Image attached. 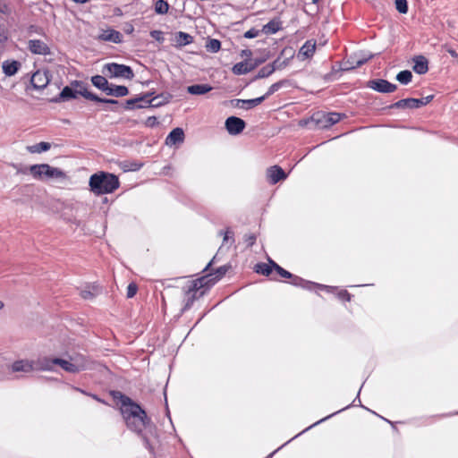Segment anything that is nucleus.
<instances>
[{"label": "nucleus", "instance_id": "obj_1", "mask_svg": "<svg viewBox=\"0 0 458 458\" xmlns=\"http://www.w3.org/2000/svg\"><path fill=\"white\" fill-rule=\"evenodd\" d=\"M114 396L120 399L121 412L127 427L135 432H141L148 423L147 414L140 406L131 401L120 392L114 393Z\"/></svg>", "mask_w": 458, "mask_h": 458}, {"label": "nucleus", "instance_id": "obj_29", "mask_svg": "<svg viewBox=\"0 0 458 458\" xmlns=\"http://www.w3.org/2000/svg\"><path fill=\"white\" fill-rule=\"evenodd\" d=\"M91 82L92 84L101 89L102 91L106 92L107 89V87L109 85L106 78L102 75H95L91 77Z\"/></svg>", "mask_w": 458, "mask_h": 458}, {"label": "nucleus", "instance_id": "obj_9", "mask_svg": "<svg viewBox=\"0 0 458 458\" xmlns=\"http://www.w3.org/2000/svg\"><path fill=\"white\" fill-rule=\"evenodd\" d=\"M368 87L380 93H392L397 89L395 84L384 79H375L368 81Z\"/></svg>", "mask_w": 458, "mask_h": 458}, {"label": "nucleus", "instance_id": "obj_2", "mask_svg": "<svg viewBox=\"0 0 458 458\" xmlns=\"http://www.w3.org/2000/svg\"><path fill=\"white\" fill-rule=\"evenodd\" d=\"M79 96L84 97L86 99L96 101L98 103H101L106 105L105 110H110L109 106H113V105H118L119 101L114 99H104L98 98L97 95L91 93L88 90L87 86L84 82L74 81L71 83V86L64 87L62 91L59 93L58 97H56L54 101H68L71 99L78 98Z\"/></svg>", "mask_w": 458, "mask_h": 458}, {"label": "nucleus", "instance_id": "obj_31", "mask_svg": "<svg viewBox=\"0 0 458 458\" xmlns=\"http://www.w3.org/2000/svg\"><path fill=\"white\" fill-rule=\"evenodd\" d=\"M55 365L60 366L64 370L69 373H76L75 366L72 365L71 359L64 360L60 358H55Z\"/></svg>", "mask_w": 458, "mask_h": 458}, {"label": "nucleus", "instance_id": "obj_30", "mask_svg": "<svg viewBox=\"0 0 458 458\" xmlns=\"http://www.w3.org/2000/svg\"><path fill=\"white\" fill-rule=\"evenodd\" d=\"M51 148V144L48 142L41 141L39 143L28 146L27 150L30 153H42L49 150Z\"/></svg>", "mask_w": 458, "mask_h": 458}, {"label": "nucleus", "instance_id": "obj_5", "mask_svg": "<svg viewBox=\"0 0 458 458\" xmlns=\"http://www.w3.org/2000/svg\"><path fill=\"white\" fill-rule=\"evenodd\" d=\"M29 173L36 180L66 179V174L63 170L53 167L48 164L32 165L29 167Z\"/></svg>", "mask_w": 458, "mask_h": 458}, {"label": "nucleus", "instance_id": "obj_17", "mask_svg": "<svg viewBox=\"0 0 458 458\" xmlns=\"http://www.w3.org/2000/svg\"><path fill=\"white\" fill-rule=\"evenodd\" d=\"M267 177L271 184H276L281 180H284L287 175L278 165H273L267 170Z\"/></svg>", "mask_w": 458, "mask_h": 458}, {"label": "nucleus", "instance_id": "obj_33", "mask_svg": "<svg viewBox=\"0 0 458 458\" xmlns=\"http://www.w3.org/2000/svg\"><path fill=\"white\" fill-rule=\"evenodd\" d=\"M411 79L412 74L409 70L402 71L396 75V80L403 85H407L408 83H410L411 81Z\"/></svg>", "mask_w": 458, "mask_h": 458}, {"label": "nucleus", "instance_id": "obj_35", "mask_svg": "<svg viewBox=\"0 0 458 458\" xmlns=\"http://www.w3.org/2000/svg\"><path fill=\"white\" fill-rule=\"evenodd\" d=\"M275 72V67L273 64H267L263 66L258 72V78H266L271 75Z\"/></svg>", "mask_w": 458, "mask_h": 458}, {"label": "nucleus", "instance_id": "obj_14", "mask_svg": "<svg viewBox=\"0 0 458 458\" xmlns=\"http://www.w3.org/2000/svg\"><path fill=\"white\" fill-rule=\"evenodd\" d=\"M10 369L12 372L30 373L35 371V363L33 360H19L12 363Z\"/></svg>", "mask_w": 458, "mask_h": 458}, {"label": "nucleus", "instance_id": "obj_57", "mask_svg": "<svg viewBox=\"0 0 458 458\" xmlns=\"http://www.w3.org/2000/svg\"><path fill=\"white\" fill-rule=\"evenodd\" d=\"M319 1H320V0H312V3L317 4V3H318Z\"/></svg>", "mask_w": 458, "mask_h": 458}, {"label": "nucleus", "instance_id": "obj_6", "mask_svg": "<svg viewBox=\"0 0 458 458\" xmlns=\"http://www.w3.org/2000/svg\"><path fill=\"white\" fill-rule=\"evenodd\" d=\"M340 116H309L298 122L299 126L308 129H325L339 122Z\"/></svg>", "mask_w": 458, "mask_h": 458}, {"label": "nucleus", "instance_id": "obj_41", "mask_svg": "<svg viewBox=\"0 0 458 458\" xmlns=\"http://www.w3.org/2000/svg\"><path fill=\"white\" fill-rule=\"evenodd\" d=\"M283 83H284V81H278V82L272 84L269 87L267 92L263 97H265V98H266L268 96L274 94L276 91H277L282 87Z\"/></svg>", "mask_w": 458, "mask_h": 458}, {"label": "nucleus", "instance_id": "obj_19", "mask_svg": "<svg viewBox=\"0 0 458 458\" xmlns=\"http://www.w3.org/2000/svg\"><path fill=\"white\" fill-rule=\"evenodd\" d=\"M256 66L257 64H251L248 61H242L235 64L233 66L232 71L236 75H242L251 72L252 70L255 69Z\"/></svg>", "mask_w": 458, "mask_h": 458}, {"label": "nucleus", "instance_id": "obj_47", "mask_svg": "<svg viewBox=\"0 0 458 458\" xmlns=\"http://www.w3.org/2000/svg\"><path fill=\"white\" fill-rule=\"evenodd\" d=\"M157 123V116H148L145 122V124L148 127H154Z\"/></svg>", "mask_w": 458, "mask_h": 458}, {"label": "nucleus", "instance_id": "obj_51", "mask_svg": "<svg viewBox=\"0 0 458 458\" xmlns=\"http://www.w3.org/2000/svg\"><path fill=\"white\" fill-rule=\"evenodd\" d=\"M209 276H212V275H208V276H206L201 277V278L199 280V284H200V286H202V285H203V283H202V282H204V284H207V283H208V282H210V281H209L210 279H208Z\"/></svg>", "mask_w": 458, "mask_h": 458}, {"label": "nucleus", "instance_id": "obj_48", "mask_svg": "<svg viewBox=\"0 0 458 458\" xmlns=\"http://www.w3.org/2000/svg\"><path fill=\"white\" fill-rule=\"evenodd\" d=\"M256 236L254 234L245 235V242L248 246H252L255 243Z\"/></svg>", "mask_w": 458, "mask_h": 458}, {"label": "nucleus", "instance_id": "obj_54", "mask_svg": "<svg viewBox=\"0 0 458 458\" xmlns=\"http://www.w3.org/2000/svg\"><path fill=\"white\" fill-rule=\"evenodd\" d=\"M326 114L334 115V114H341L340 113H336V112H329V113H327Z\"/></svg>", "mask_w": 458, "mask_h": 458}, {"label": "nucleus", "instance_id": "obj_16", "mask_svg": "<svg viewBox=\"0 0 458 458\" xmlns=\"http://www.w3.org/2000/svg\"><path fill=\"white\" fill-rule=\"evenodd\" d=\"M35 363V371H54L55 366V358L39 357L33 360Z\"/></svg>", "mask_w": 458, "mask_h": 458}, {"label": "nucleus", "instance_id": "obj_34", "mask_svg": "<svg viewBox=\"0 0 458 458\" xmlns=\"http://www.w3.org/2000/svg\"><path fill=\"white\" fill-rule=\"evenodd\" d=\"M169 10V4L165 0H157L155 3V12L158 14H165Z\"/></svg>", "mask_w": 458, "mask_h": 458}, {"label": "nucleus", "instance_id": "obj_42", "mask_svg": "<svg viewBox=\"0 0 458 458\" xmlns=\"http://www.w3.org/2000/svg\"><path fill=\"white\" fill-rule=\"evenodd\" d=\"M226 271H227V269L225 267H220L216 271V276L210 278L209 281H213V284H215L217 280H219L226 273Z\"/></svg>", "mask_w": 458, "mask_h": 458}, {"label": "nucleus", "instance_id": "obj_40", "mask_svg": "<svg viewBox=\"0 0 458 458\" xmlns=\"http://www.w3.org/2000/svg\"><path fill=\"white\" fill-rule=\"evenodd\" d=\"M12 13L10 4L6 0H0V13L9 15Z\"/></svg>", "mask_w": 458, "mask_h": 458}, {"label": "nucleus", "instance_id": "obj_11", "mask_svg": "<svg viewBox=\"0 0 458 458\" xmlns=\"http://www.w3.org/2000/svg\"><path fill=\"white\" fill-rule=\"evenodd\" d=\"M225 126L229 134L237 135L245 128V122L238 116H228Z\"/></svg>", "mask_w": 458, "mask_h": 458}, {"label": "nucleus", "instance_id": "obj_50", "mask_svg": "<svg viewBox=\"0 0 458 458\" xmlns=\"http://www.w3.org/2000/svg\"><path fill=\"white\" fill-rule=\"evenodd\" d=\"M339 297L343 300H346V301H350V294L347 291H342L340 293H339Z\"/></svg>", "mask_w": 458, "mask_h": 458}, {"label": "nucleus", "instance_id": "obj_27", "mask_svg": "<svg viewBox=\"0 0 458 458\" xmlns=\"http://www.w3.org/2000/svg\"><path fill=\"white\" fill-rule=\"evenodd\" d=\"M316 50V42L313 40H307L300 49V55L305 58L311 57Z\"/></svg>", "mask_w": 458, "mask_h": 458}, {"label": "nucleus", "instance_id": "obj_7", "mask_svg": "<svg viewBox=\"0 0 458 458\" xmlns=\"http://www.w3.org/2000/svg\"><path fill=\"white\" fill-rule=\"evenodd\" d=\"M103 73L109 78L131 80L134 77V72L130 66L116 63L106 64L103 68Z\"/></svg>", "mask_w": 458, "mask_h": 458}, {"label": "nucleus", "instance_id": "obj_37", "mask_svg": "<svg viewBox=\"0 0 458 458\" xmlns=\"http://www.w3.org/2000/svg\"><path fill=\"white\" fill-rule=\"evenodd\" d=\"M208 50L216 53L221 48V42L218 39L212 38L207 44Z\"/></svg>", "mask_w": 458, "mask_h": 458}, {"label": "nucleus", "instance_id": "obj_28", "mask_svg": "<svg viewBox=\"0 0 458 458\" xmlns=\"http://www.w3.org/2000/svg\"><path fill=\"white\" fill-rule=\"evenodd\" d=\"M175 42L179 47H184L193 42V37L186 32L179 31L175 34Z\"/></svg>", "mask_w": 458, "mask_h": 458}, {"label": "nucleus", "instance_id": "obj_58", "mask_svg": "<svg viewBox=\"0 0 458 458\" xmlns=\"http://www.w3.org/2000/svg\"><path fill=\"white\" fill-rule=\"evenodd\" d=\"M197 287H198V284H197V283H195V284H194V288H197Z\"/></svg>", "mask_w": 458, "mask_h": 458}, {"label": "nucleus", "instance_id": "obj_24", "mask_svg": "<svg viewBox=\"0 0 458 458\" xmlns=\"http://www.w3.org/2000/svg\"><path fill=\"white\" fill-rule=\"evenodd\" d=\"M211 89L212 87L208 84H194L187 88V92L191 95H204Z\"/></svg>", "mask_w": 458, "mask_h": 458}, {"label": "nucleus", "instance_id": "obj_43", "mask_svg": "<svg viewBox=\"0 0 458 458\" xmlns=\"http://www.w3.org/2000/svg\"><path fill=\"white\" fill-rule=\"evenodd\" d=\"M150 36L152 38L158 42H163L165 40L163 32L161 30H151Z\"/></svg>", "mask_w": 458, "mask_h": 458}, {"label": "nucleus", "instance_id": "obj_49", "mask_svg": "<svg viewBox=\"0 0 458 458\" xmlns=\"http://www.w3.org/2000/svg\"><path fill=\"white\" fill-rule=\"evenodd\" d=\"M13 166L16 169L17 174H27L29 172V167L28 168L27 167L23 168V167H20V166H18L16 165H13Z\"/></svg>", "mask_w": 458, "mask_h": 458}, {"label": "nucleus", "instance_id": "obj_13", "mask_svg": "<svg viewBox=\"0 0 458 458\" xmlns=\"http://www.w3.org/2000/svg\"><path fill=\"white\" fill-rule=\"evenodd\" d=\"M30 82L35 89H44L49 83L48 72L41 70L35 72L31 76Z\"/></svg>", "mask_w": 458, "mask_h": 458}, {"label": "nucleus", "instance_id": "obj_44", "mask_svg": "<svg viewBox=\"0 0 458 458\" xmlns=\"http://www.w3.org/2000/svg\"><path fill=\"white\" fill-rule=\"evenodd\" d=\"M138 291V287L135 284L131 283L127 287V297L132 298Z\"/></svg>", "mask_w": 458, "mask_h": 458}, {"label": "nucleus", "instance_id": "obj_8", "mask_svg": "<svg viewBox=\"0 0 458 458\" xmlns=\"http://www.w3.org/2000/svg\"><path fill=\"white\" fill-rule=\"evenodd\" d=\"M433 98V95H429L421 98H404L392 104L389 107L412 110L426 106Z\"/></svg>", "mask_w": 458, "mask_h": 458}, {"label": "nucleus", "instance_id": "obj_23", "mask_svg": "<svg viewBox=\"0 0 458 458\" xmlns=\"http://www.w3.org/2000/svg\"><path fill=\"white\" fill-rule=\"evenodd\" d=\"M70 359L72 361V365L75 366L76 368V373L89 368V361L83 355L76 354L71 356Z\"/></svg>", "mask_w": 458, "mask_h": 458}, {"label": "nucleus", "instance_id": "obj_22", "mask_svg": "<svg viewBox=\"0 0 458 458\" xmlns=\"http://www.w3.org/2000/svg\"><path fill=\"white\" fill-rule=\"evenodd\" d=\"M21 65L19 61L6 60L3 63L2 69L6 76H13L18 72Z\"/></svg>", "mask_w": 458, "mask_h": 458}, {"label": "nucleus", "instance_id": "obj_18", "mask_svg": "<svg viewBox=\"0 0 458 458\" xmlns=\"http://www.w3.org/2000/svg\"><path fill=\"white\" fill-rule=\"evenodd\" d=\"M413 71L418 74H425L428 71V59L423 55H418L413 58Z\"/></svg>", "mask_w": 458, "mask_h": 458}, {"label": "nucleus", "instance_id": "obj_21", "mask_svg": "<svg viewBox=\"0 0 458 458\" xmlns=\"http://www.w3.org/2000/svg\"><path fill=\"white\" fill-rule=\"evenodd\" d=\"M105 93L108 96L120 98V97L127 96L129 94V89L125 86L114 85V84L109 83L107 89Z\"/></svg>", "mask_w": 458, "mask_h": 458}, {"label": "nucleus", "instance_id": "obj_52", "mask_svg": "<svg viewBox=\"0 0 458 458\" xmlns=\"http://www.w3.org/2000/svg\"><path fill=\"white\" fill-rule=\"evenodd\" d=\"M447 52L452 57L458 58V53L454 49L449 48Z\"/></svg>", "mask_w": 458, "mask_h": 458}, {"label": "nucleus", "instance_id": "obj_46", "mask_svg": "<svg viewBox=\"0 0 458 458\" xmlns=\"http://www.w3.org/2000/svg\"><path fill=\"white\" fill-rule=\"evenodd\" d=\"M220 234L224 235V239H223V243L225 244V242H227L229 240H231V244L233 242V233L230 231V230H226L225 233L223 232H220Z\"/></svg>", "mask_w": 458, "mask_h": 458}, {"label": "nucleus", "instance_id": "obj_20", "mask_svg": "<svg viewBox=\"0 0 458 458\" xmlns=\"http://www.w3.org/2000/svg\"><path fill=\"white\" fill-rule=\"evenodd\" d=\"M184 140V133L182 129L175 128L166 137L165 144L167 146H173L177 143H182Z\"/></svg>", "mask_w": 458, "mask_h": 458}, {"label": "nucleus", "instance_id": "obj_55", "mask_svg": "<svg viewBox=\"0 0 458 458\" xmlns=\"http://www.w3.org/2000/svg\"><path fill=\"white\" fill-rule=\"evenodd\" d=\"M4 307V303L0 300V310Z\"/></svg>", "mask_w": 458, "mask_h": 458}, {"label": "nucleus", "instance_id": "obj_10", "mask_svg": "<svg viewBox=\"0 0 458 458\" xmlns=\"http://www.w3.org/2000/svg\"><path fill=\"white\" fill-rule=\"evenodd\" d=\"M28 50L33 55H51L50 47L41 39H30L27 42Z\"/></svg>", "mask_w": 458, "mask_h": 458}, {"label": "nucleus", "instance_id": "obj_32", "mask_svg": "<svg viewBox=\"0 0 458 458\" xmlns=\"http://www.w3.org/2000/svg\"><path fill=\"white\" fill-rule=\"evenodd\" d=\"M273 269L274 267L269 261L268 263H259L255 266V271L263 276H270Z\"/></svg>", "mask_w": 458, "mask_h": 458}, {"label": "nucleus", "instance_id": "obj_36", "mask_svg": "<svg viewBox=\"0 0 458 458\" xmlns=\"http://www.w3.org/2000/svg\"><path fill=\"white\" fill-rule=\"evenodd\" d=\"M93 290H97V287L87 286L85 289L81 291L80 294L84 300H91L96 295V293H94Z\"/></svg>", "mask_w": 458, "mask_h": 458}, {"label": "nucleus", "instance_id": "obj_26", "mask_svg": "<svg viewBox=\"0 0 458 458\" xmlns=\"http://www.w3.org/2000/svg\"><path fill=\"white\" fill-rule=\"evenodd\" d=\"M282 29V22L278 19L271 20L262 28L265 34H275Z\"/></svg>", "mask_w": 458, "mask_h": 458}, {"label": "nucleus", "instance_id": "obj_38", "mask_svg": "<svg viewBox=\"0 0 458 458\" xmlns=\"http://www.w3.org/2000/svg\"><path fill=\"white\" fill-rule=\"evenodd\" d=\"M395 8L400 13H407L408 2L407 0H395Z\"/></svg>", "mask_w": 458, "mask_h": 458}, {"label": "nucleus", "instance_id": "obj_12", "mask_svg": "<svg viewBox=\"0 0 458 458\" xmlns=\"http://www.w3.org/2000/svg\"><path fill=\"white\" fill-rule=\"evenodd\" d=\"M264 99L265 97H259L252 99H233L230 101V104L235 108L250 110L259 105Z\"/></svg>", "mask_w": 458, "mask_h": 458}, {"label": "nucleus", "instance_id": "obj_45", "mask_svg": "<svg viewBox=\"0 0 458 458\" xmlns=\"http://www.w3.org/2000/svg\"><path fill=\"white\" fill-rule=\"evenodd\" d=\"M259 35V30L252 28L244 33V38H254L258 37Z\"/></svg>", "mask_w": 458, "mask_h": 458}, {"label": "nucleus", "instance_id": "obj_39", "mask_svg": "<svg viewBox=\"0 0 458 458\" xmlns=\"http://www.w3.org/2000/svg\"><path fill=\"white\" fill-rule=\"evenodd\" d=\"M8 39V30L3 20L0 18V43H4Z\"/></svg>", "mask_w": 458, "mask_h": 458}, {"label": "nucleus", "instance_id": "obj_4", "mask_svg": "<svg viewBox=\"0 0 458 458\" xmlns=\"http://www.w3.org/2000/svg\"><path fill=\"white\" fill-rule=\"evenodd\" d=\"M165 102V98L163 96L151 97L149 94H144L136 98L126 100L125 102H119L118 105H113L110 111L118 112L119 108L125 110H134L136 108L157 107Z\"/></svg>", "mask_w": 458, "mask_h": 458}, {"label": "nucleus", "instance_id": "obj_25", "mask_svg": "<svg viewBox=\"0 0 458 458\" xmlns=\"http://www.w3.org/2000/svg\"><path fill=\"white\" fill-rule=\"evenodd\" d=\"M269 262L270 264L273 266L274 269L276 270V272L281 276V277H284V278H293V284H298V281H300L301 279L297 276H294L293 274H291L290 272H288L287 270L284 269L283 267H281L278 264H276L275 261H273L272 259H269Z\"/></svg>", "mask_w": 458, "mask_h": 458}, {"label": "nucleus", "instance_id": "obj_3", "mask_svg": "<svg viewBox=\"0 0 458 458\" xmlns=\"http://www.w3.org/2000/svg\"><path fill=\"white\" fill-rule=\"evenodd\" d=\"M90 191L96 195L114 192L118 189L120 182L116 175L106 172L92 174L89 182Z\"/></svg>", "mask_w": 458, "mask_h": 458}, {"label": "nucleus", "instance_id": "obj_53", "mask_svg": "<svg viewBox=\"0 0 458 458\" xmlns=\"http://www.w3.org/2000/svg\"><path fill=\"white\" fill-rule=\"evenodd\" d=\"M366 59H360V60H358L357 63H356V66L357 67H360L361 66L362 64H364L366 63Z\"/></svg>", "mask_w": 458, "mask_h": 458}, {"label": "nucleus", "instance_id": "obj_56", "mask_svg": "<svg viewBox=\"0 0 458 458\" xmlns=\"http://www.w3.org/2000/svg\"><path fill=\"white\" fill-rule=\"evenodd\" d=\"M211 266V262L208 264V266L205 267V270H208V268Z\"/></svg>", "mask_w": 458, "mask_h": 458}, {"label": "nucleus", "instance_id": "obj_15", "mask_svg": "<svg viewBox=\"0 0 458 458\" xmlns=\"http://www.w3.org/2000/svg\"><path fill=\"white\" fill-rule=\"evenodd\" d=\"M122 34L114 29L102 30L98 35L97 39L99 41L120 43L122 42Z\"/></svg>", "mask_w": 458, "mask_h": 458}]
</instances>
